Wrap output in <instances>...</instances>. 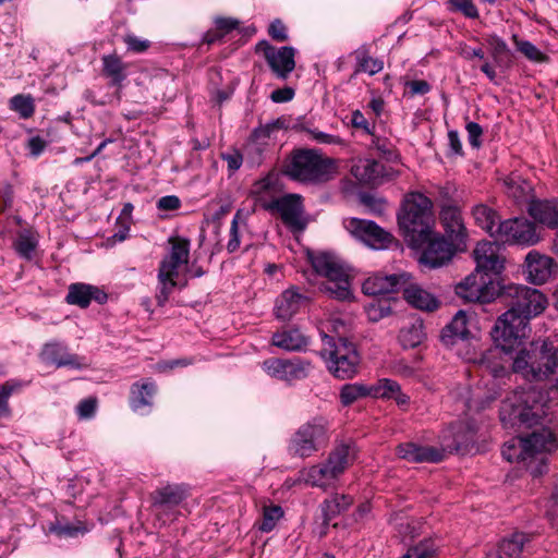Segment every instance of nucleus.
<instances>
[{
    "instance_id": "nucleus-1",
    "label": "nucleus",
    "mask_w": 558,
    "mask_h": 558,
    "mask_svg": "<svg viewBox=\"0 0 558 558\" xmlns=\"http://www.w3.org/2000/svg\"><path fill=\"white\" fill-rule=\"evenodd\" d=\"M500 299L508 310L498 317L492 329L496 348L483 356V362H487L489 356H495L499 351L511 353L519 348L529 337L530 320L543 313L547 306L546 296L537 289L526 286H508L501 292Z\"/></svg>"
},
{
    "instance_id": "nucleus-2",
    "label": "nucleus",
    "mask_w": 558,
    "mask_h": 558,
    "mask_svg": "<svg viewBox=\"0 0 558 558\" xmlns=\"http://www.w3.org/2000/svg\"><path fill=\"white\" fill-rule=\"evenodd\" d=\"M476 262V272L484 274L477 281L476 274L468 276L463 281L456 286V293L468 302L489 303L499 294L497 286L493 282L489 275H498L504 269V257L499 253V244L495 242L482 241L477 243L473 252Z\"/></svg>"
},
{
    "instance_id": "nucleus-3",
    "label": "nucleus",
    "mask_w": 558,
    "mask_h": 558,
    "mask_svg": "<svg viewBox=\"0 0 558 558\" xmlns=\"http://www.w3.org/2000/svg\"><path fill=\"white\" fill-rule=\"evenodd\" d=\"M558 449V438L550 428L542 426L525 437H519L506 444L502 457L509 462L522 463L533 477L547 472L545 453Z\"/></svg>"
},
{
    "instance_id": "nucleus-4",
    "label": "nucleus",
    "mask_w": 558,
    "mask_h": 558,
    "mask_svg": "<svg viewBox=\"0 0 558 558\" xmlns=\"http://www.w3.org/2000/svg\"><path fill=\"white\" fill-rule=\"evenodd\" d=\"M548 392L537 387L514 391L500 408V418L507 424L533 427L550 415Z\"/></svg>"
},
{
    "instance_id": "nucleus-5",
    "label": "nucleus",
    "mask_w": 558,
    "mask_h": 558,
    "mask_svg": "<svg viewBox=\"0 0 558 558\" xmlns=\"http://www.w3.org/2000/svg\"><path fill=\"white\" fill-rule=\"evenodd\" d=\"M283 172L294 181L320 184L331 180L337 166L330 158L311 149H300L291 154Z\"/></svg>"
},
{
    "instance_id": "nucleus-6",
    "label": "nucleus",
    "mask_w": 558,
    "mask_h": 558,
    "mask_svg": "<svg viewBox=\"0 0 558 558\" xmlns=\"http://www.w3.org/2000/svg\"><path fill=\"white\" fill-rule=\"evenodd\" d=\"M558 365V349L547 341L531 342L521 349L512 362V371L527 380H542L551 375Z\"/></svg>"
},
{
    "instance_id": "nucleus-7",
    "label": "nucleus",
    "mask_w": 558,
    "mask_h": 558,
    "mask_svg": "<svg viewBox=\"0 0 558 558\" xmlns=\"http://www.w3.org/2000/svg\"><path fill=\"white\" fill-rule=\"evenodd\" d=\"M432 217V201L420 192H411L404 197L398 223L410 240H415L428 236Z\"/></svg>"
},
{
    "instance_id": "nucleus-8",
    "label": "nucleus",
    "mask_w": 558,
    "mask_h": 558,
    "mask_svg": "<svg viewBox=\"0 0 558 558\" xmlns=\"http://www.w3.org/2000/svg\"><path fill=\"white\" fill-rule=\"evenodd\" d=\"M322 356L327 363L328 371L338 379L354 377L360 367L361 357L355 345L345 338L337 339L324 335Z\"/></svg>"
},
{
    "instance_id": "nucleus-9",
    "label": "nucleus",
    "mask_w": 558,
    "mask_h": 558,
    "mask_svg": "<svg viewBox=\"0 0 558 558\" xmlns=\"http://www.w3.org/2000/svg\"><path fill=\"white\" fill-rule=\"evenodd\" d=\"M311 263L316 274L327 278L324 284L326 292L340 301L351 300L350 275L341 263L326 253L311 256Z\"/></svg>"
},
{
    "instance_id": "nucleus-10",
    "label": "nucleus",
    "mask_w": 558,
    "mask_h": 558,
    "mask_svg": "<svg viewBox=\"0 0 558 558\" xmlns=\"http://www.w3.org/2000/svg\"><path fill=\"white\" fill-rule=\"evenodd\" d=\"M329 427L327 418L313 417L295 430L291 437L289 450L301 458L311 457L328 442Z\"/></svg>"
},
{
    "instance_id": "nucleus-11",
    "label": "nucleus",
    "mask_w": 558,
    "mask_h": 558,
    "mask_svg": "<svg viewBox=\"0 0 558 558\" xmlns=\"http://www.w3.org/2000/svg\"><path fill=\"white\" fill-rule=\"evenodd\" d=\"M504 244L531 246L539 241L534 222L525 218H511L498 222L494 238Z\"/></svg>"
},
{
    "instance_id": "nucleus-12",
    "label": "nucleus",
    "mask_w": 558,
    "mask_h": 558,
    "mask_svg": "<svg viewBox=\"0 0 558 558\" xmlns=\"http://www.w3.org/2000/svg\"><path fill=\"white\" fill-rule=\"evenodd\" d=\"M344 227L354 238L374 250L388 248L395 240L390 232L372 220L350 218L345 220Z\"/></svg>"
},
{
    "instance_id": "nucleus-13",
    "label": "nucleus",
    "mask_w": 558,
    "mask_h": 558,
    "mask_svg": "<svg viewBox=\"0 0 558 558\" xmlns=\"http://www.w3.org/2000/svg\"><path fill=\"white\" fill-rule=\"evenodd\" d=\"M311 367L310 361L299 356L292 359L270 357L262 363V368L267 375L287 383L306 378Z\"/></svg>"
},
{
    "instance_id": "nucleus-14",
    "label": "nucleus",
    "mask_w": 558,
    "mask_h": 558,
    "mask_svg": "<svg viewBox=\"0 0 558 558\" xmlns=\"http://www.w3.org/2000/svg\"><path fill=\"white\" fill-rule=\"evenodd\" d=\"M256 52L263 53L272 74L279 80H287L295 69V49L291 46L275 47L267 40L256 45Z\"/></svg>"
},
{
    "instance_id": "nucleus-15",
    "label": "nucleus",
    "mask_w": 558,
    "mask_h": 558,
    "mask_svg": "<svg viewBox=\"0 0 558 558\" xmlns=\"http://www.w3.org/2000/svg\"><path fill=\"white\" fill-rule=\"evenodd\" d=\"M411 241L418 246L426 245L421 262L430 268H438L447 264L452 258L454 251L458 250L451 241L434 234L432 229H429L428 236H416L415 240Z\"/></svg>"
},
{
    "instance_id": "nucleus-16",
    "label": "nucleus",
    "mask_w": 558,
    "mask_h": 558,
    "mask_svg": "<svg viewBox=\"0 0 558 558\" xmlns=\"http://www.w3.org/2000/svg\"><path fill=\"white\" fill-rule=\"evenodd\" d=\"M266 208L279 213L282 222L292 231H303L307 226V219L303 215L302 197L298 194L272 199Z\"/></svg>"
},
{
    "instance_id": "nucleus-17",
    "label": "nucleus",
    "mask_w": 558,
    "mask_h": 558,
    "mask_svg": "<svg viewBox=\"0 0 558 558\" xmlns=\"http://www.w3.org/2000/svg\"><path fill=\"white\" fill-rule=\"evenodd\" d=\"M475 430L466 423H457L444 432L441 450L457 453L469 452L475 442Z\"/></svg>"
},
{
    "instance_id": "nucleus-18",
    "label": "nucleus",
    "mask_w": 558,
    "mask_h": 558,
    "mask_svg": "<svg viewBox=\"0 0 558 558\" xmlns=\"http://www.w3.org/2000/svg\"><path fill=\"white\" fill-rule=\"evenodd\" d=\"M410 281L408 274L374 275L368 277L362 284V291L366 295L377 296L398 292Z\"/></svg>"
},
{
    "instance_id": "nucleus-19",
    "label": "nucleus",
    "mask_w": 558,
    "mask_h": 558,
    "mask_svg": "<svg viewBox=\"0 0 558 558\" xmlns=\"http://www.w3.org/2000/svg\"><path fill=\"white\" fill-rule=\"evenodd\" d=\"M278 128V122H272L254 130L245 147L252 163L262 162L264 154L274 144L271 135Z\"/></svg>"
},
{
    "instance_id": "nucleus-20",
    "label": "nucleus",
    "mask_w": 558,
    "mask_h": 558,
    "mask_svg": "<svg viewBox=\"0 0 558 558\" xmlns=\"http://www.w3.org/2000/svg\"><path fill=\"white\" fill-rule=\"evenodd\" d=\"M440 219L449 241H451L457 248L465 247L468 232L461 211L453 206L445 207L440 213Z\"/></svg>"
},
{
    "instance_id": "nucleus-21",
    "label": "nucleus",
    "mask_w": 558,
    "mask_h": 558,
    "mask_svg": "<svg viewBox=\"0 0 558 558\" xmlns=\"http://www.w3.org/2000/svg\"><path fill=\"white\" fill-rule=\"evenodd\" d=\"M107 300L108 294L104 290L96 286L81 282L70 284L65 296L66 303L80 306L81 308H86L92 301L105 304Z\"/></svg>"
},
{
    "instance_id": "nucleus-22",
    "label": "nucleus",
    "mask_w": 558,
    "mask_h": 558,
    "mask_svg": "<svg viewBox=\"0 0 558 558\" xmlns=\"http://www.w3.org/2000/svg\"><path fill=\"white\" fill-rule=\"evenodd\" d=\"M170 244L169 253L160 262L159 268L162 271L179 274L180 268L189 263L190 240L181 236H171L168 240Z\"/></svg>"
},
{
    "instance_id": "nucleus-23",
    "label": "nucleus",
    "mask_w": 558,
    "mask_h": 558,
    "mask_svg": "<svg viewBox=\"0 0 558 558\" xmlns=\"http://www.w3.org/2000/svg\"><path fill=\"white\" fill-rule=\"evenodd\" d=\"M396 451L400 458L413 463H437L444 459V450L432 446H420L414 442L401 444Z\"/></svg>"
},
{
    "instance_id": "nucleus-24",
    "label": "nucleus",
    "mask_w": 558,
    "mask_h": 558,
    "mask_svg": "<svg viewBox=\"0 0 558 558\" xmlns=\"http://www.w3.org/2000/svg\"><path fill=\"white\" fill-rule=\"evenodd\" d=\"M43 359L57 367H72L81 369L87 366L83 357L76 354H72L68 351V348L62 343L52 342L47 343L41 352Z\"/></svg>"
},
{
    "instance_id": "nucleus-25",
    "label": "nucleus",
    "mask_w": 558,
    "mask_h": 558,
    "mask_svg": "<svg viewBox=\"0 0 558 558\" xmlns=\"http://www.w3.org/2000/svg\"><path fill=\"white\" fill-rule=\"evenodd\" d=\"M527 278L534 284L545 283L553 274L554 260L549 256L531 251L526 257Z\"/></svg>"
},
{
    "instance_id": "nucleus-26",
    "label": "nucleus",
    "mask_w": 558,
    "mask_h": 558,
    "mask_svg": "<svg viewBox=\"0 0 558 558\" xmlns=\"http://www.w3.org/2000/svg\"><path fill=\"white\" fill-rule=\"evenodd\" d=\"M356 449L353 442L338 444L329 453L325 464L329 468L330 473L338 478L347 468L355 460Z\"/></svg>"
},
{
    "instance_id": "nucleus-27",
    "label": "nucleus",
    "mask_w": 558,
    "mask_h": 558,
    "mask_svg": "<svg viewBox=\"0 0 558 558\" xmlns=\"http://www.w3.org/2000/svg\"><path fill=\"white\" fill-rule=\"evenodd\" d=\"M352 175L364 184H377L386 175L385 166L374 159H359L351 168Z\"/></svg>"
},
{
    "instance_id": "nucleus-28",
    "label": "nucleus",
    "mask_w": 558,
    "mask_h": 558,
    "mask_svg": "<svg viewBox=\"0 0 558 558\" xmlns=\"http://www.w3.org/2000/svg\"><path fill=\"white\" fill-rule=\"evenodd\" d=\"M186 488L183 485L168 484L157 488L151 494L153 507L160 511L180 505L186 498Z\"/></svg>"
},
{
    "instance_id": "nucleus-29",
    "label": "nucleus",
    "mask_w": 558,
    "mask_h": 558,
    "mask_svg": "<svg viewBox=\"0 0 558 558\" xmlns=\"http://www.w3.org/2000/svg\"><path fill=\"white\" fill-rule=\"evenodd\" d=\"M401 290H403L404 300L417 310L433 312L439 307L437 298L418 284L408 281Z\"/></svg>"
},
{
    "instance_id": "nucleus-30",
    "label": "nucleus",
    "mask_w": 558,
    "mask_h": 558,
    "mask_svg": "<svg viewBox=\"0 0 558 558\" xmlns=\"http://www.w3.org/2000/svg\"><path fill=\"white\" fill-rule=\"evenodd\" d=\"M305 296L294 289L283 291L276 301V317L281 320L291 319L305 304Z\"/></svg>"
},
{
    "instance_id": "nucleus-31",
    "label": "nucleus",
    "mask_w": 558,
    "mask_h": 558,
    "mask_svg": "<svg viewBox=\"0 0 558 558\" xmlns=\"http://www.w3.org/2000/svg\"><path fill=\"white\" fill-rule=\"evenodd\" d=\"M529 214L537 222L548 228H558V202L532 199L529 204Z\"/></svg>"
},
{
    "instance_id": "nucleus-32",
    "label": "nucleus",
    "mask_w": 558,
    "mask_h": 558,
    "mask_svg": "<svg viewBox=\"0 0 558 558\" xmlns=\"http://www.w3.org/2000/svg\"><path fill=\"white\" fill-rule=\"evenodd\" d=\"M271 344L284 351H302L308 344V338L298 328H284L271 337Z\"/></svg>"
},
{
    "instance_id": "nucleus-33",
    "label": "nucleus",
    "mask_w": 558,
    "mask_h": 558,
    "mask_svg": "<svg viewBox=\"0 0 558 558\" xmlns=\"http://www.w3.org/2000/svg\"><path fill=\"white\" fill-rule=\"evenodd\" d=\"M371 387V396L375 398L392 399L398 405L409 403V396L401 391L400 385L391 379L383 378Z\"/></svg>"
},
{
    "instance_id": "nucleus-34",
    "label": "nucleus",
    "mask_w": 558,
    "mask_h": 558,
    "mask_svg": "<svg viewBox=\"0 0 558 558\" xmlns=\"http://www.w3.org/2000/svg\"><path fill=\"white\" fill-rule=\"evenodd\" d=\"M102 73L110 78L112 86H121L126 78V64L117 54H105L101 58Z\"/></svg>"
},
{
    "instance_id": "nucleus-35",
    "label": "nucleus",
    "mask_w": 558,
    "mask_h": 558,
    "mask_svg": "<svg viewBox=\"0 0 558 558\" xmlns=\"http://www.w3.org/2000/svg\"><path fill=\"white\" fill-rule=\"evenodd\" d=\"M156 392V385L147 381L134 384L131 389V407L134 411H140L153 403V397Z\"/></svg>"
},
{
    "instance_id": "nucleus-36",
    "label": "nucleus",
    "mask_w": 558,
    "mask_h": 558,
    "mask_svg": "<svg viewBox=\"0 0 558 558\" xmlns=\"http://www.w3.org/2000/svg\"><path fill=\"white\" fill-rule=\"evenodd\" d=\"M472 215L477 226L495 238L498 222H500L497 213L484 204H478L473 207Z\"/></svg>"
},
{
    "instance_id": "nucleus-37",
    "label": "nucleus",
    "mask_w": 558,
    "mask_h": 558,
    "mask_svg": "<svg viewBox=\"0 0 558 558\" xmlns=\"http://www.w3.org/2000/svg\"><path fill=\"white\" fill-rule=\"evenodd\" d=\"M302 475L307 484L323 488L330 486L337 480L325 463L312 465L304 470Z\"/></svg>"
},
{
    "instance_id": "nucleus-38",
    "label": "nucleus",
    "mask_w": 558,
    "mask_h": 558,
    "mask_svg": "<svg viewBox=\"0 0 558 558\" xmlns=\"http://www.w3.org/2000/svg\"><path fill=\"white\" fill-rule=\"evenodd\" d=\"M529 541L526 534L513 533L510 537L504 538L497 549L507 556V558H519Z\"/></svg>"
},
{
    "instance_id": "nucleus-39",
    "label": "nucleus",
    "mask_w": 558,
    "mask_h": 558,
    "mask_svg": "<svg viewBox=\"0 0 558 558\" xmlns=\"http://www.w3.org/2000/svg\"><path fill=\"white\" fill-rule=\"evenodd\" d=\"M179 274L177 272H170L166 271V274L162 271V268H159L158 270V292L156 294V301L159 306H163L168 300L170 294L173 292L174 288L177 287V278Z\"/></svg>"
},
{
    "instance_id": "nucleus-40",
    "label": "nucleus",
    "mask_w": 558,
    "mask_h": 558,
    "mask_svg": "<svg viewBox=\"0 0 558 558\" xmlns=\"http://www.w3.org/2000/svg\"><path fill=\"white\" fill-rule=\"evenodd\" d=\"M283 517V510L280 506L274 504H264L262 506V521L258 529L268 533L275 529L278 521Z\"/></svg>"
},
{
    "instance_id": "nucleus-41",
    "label": "nucleus",
    "mask_w": 558,
    "mask_h": 558,
    "mask_svg": "<svg viewBox=\"0 0 558 558\" xmlns=\"http://www.w3.org/2000/svg\"><path fill=\"white\" fill-rule=\"evenodd\" d=\"M352 497L347 495H335L330 499L325 500L323 504L325 520H331L335 515L347 510L352 505Z\"/></svg>"
},
{
    "instance_id": "nucleus-42",
    "label": "nucleus",
    "mask_w": 558,
    "mask_h": 558,
    "mask_svg": "<svg viewBox=\"0 0 558 558\" xmlns=\"http://www.w3.org/2000/svg\"><path fill=\"white\" fill-rule=\"evenodd\" d=\"M367 396H371V387L360 383L345 384L340 390V401L344 407Z\"/></svg>"
},
{
    "instance_id": "nucleus-43",
    "label": "nucleus",
    "mask_w": 558,
    "mask_h": 558,
    "mask_svg": "<svg viewBox=\"0 0 558 558\" xmlns=\"http://www.w3.org/2000/svg\"><path fill=\"white\" fill-rule=\"evenodd\" d=\"M425 337L421 323L412 324L400 330L399 339L404 348H415L421 344Z\"/></svg>"
},
{
    "instance_id": "nucleus-44",
    "label": "nucleus",
    "mask_w": 558,
    "mask_h": 558,
    "mask_svg": "<svg viewBox=\"0 0 558 558\" xmlns=\"http://www.w3.org/2000/svg\"><path fill=\"white\" fill-rule=\"evenodd\" d=\"M508 194L518 202L527 201L532 191V186L520 177H511L506 181Z\"/></svg>"
},
{
    "instance_id": "nucleus-45",
    "label": "nucleus",
    "mask_w": 558,
    "mask_h": 558,
    "mask_svg": "<svg viewBox=\"0 0 558 558\" xmlns=\"http://www.w3.org/2000/svg\"><path fill=\"white\" fill-rule=\"evenodd\" d=\"M515 48L520 51L525 58L533 62H545L547 60L546 54H544L534 44L529 40L520 39L517 34H513L511 37Z\"/></svg>"
},
{
    "instance_id": "nucleus-46",
    "label": "nucleus",
    "mask_w": 558,
    "mask_h": 558,
    "mask_svg": "<svg viewBox=\"0 0 558 558\" xmlns=\"http://www.w3.org/2000/svg\"><path fill=\"white\" fill-rule=\"evenodd\" d=\"M450 332V337L466 339L470 335L468 329V316L464 311H459L450 324L446 327L445 332Z\"/></svg>"
},
{
    "instance_id": "nucleus-47",
    "label": "nucleus",
    "mask_w": 558,
    "mask_h": 558,
    "mask_svg": "<svg viewBox=\"0 0 558 558\" xmlns=\"http://www.w3.org/2000/svg\"><path fill=\"white\" fill-rule=\"evenodd\" d=\"M245 219L242 215L241 210H238L231 221L230 232H229V241L227 244V250L232 253L235 252L241 244L240 239V226L245 227Z\"/></svg>"
},
{
    "instance_id": "nucleus-48",
    "label": "nucleus",
    "mask_w": 558,
    "mask_h": 558,
    "mask_svg": "<svg viewBox=\"0 0 558 558\" xmlns=\"http://www.w3.org/2000/svg\"><path fill=\"white\" fill-rule=\"evenodd\" d=\"M435 553V544L432 539H423L411 546L401 558H429Z\"/></svg>"
},
{
    "instance_id": "nucleus-49",
    "label": "nucleus",
    "mask_w": 558,
    "mask_h": 558,
    "mask_svg": "<svg viewBox=\"0 0 558 558\" xmlns=\"http://www.w3.org/2000/svg\"><path fill=\"white\" fill-rule=\"evenodd\" d=\"M486 43L490 46L492 57L496 63H500L504 56L511 53L507 43L496 34L487 35Z\"/></svg>"
},
{
    "instance_id": "nucleus-50",
    "label": "nucleus",
    "mask_w": 558,
    "mask_h": 558,
    "mask_svg": "<svg viewBox=\"0 0 558 558\" xmlns=\"http://www.w3.org/2000/svg\"><path fill=\"white\" fill-rule=\"evenodd\" d=\"M36 241L28 232H22L19 234L17 239L14 242V247L19 255L26 259H31L33 252L36 248Z\"/></svg>"
},
{
    "instance_id": "nucleus-51",
    "label": "nucleus",
    "mask_w": 558,
    "mask_h": 558,
    "mask_svg": "<svg viewBox=\"0 0 558 558\" xmlns=\"http://www.w3.org/2000/svg\"><path fill=\"white\" fill-rule=\"evenodd\" d=\"M11 106L24 119L32 117L35 111L34 100L31 96L16 95L11 99Z\"/></svg>"
},
{
    "instance_id": "nucleus-52",
    "label": "nucleus",
    "mask_w": 558,
    "mask_h": 558,
    "mask_svg": "<svg viewBox=\"0 0 558 558\" xmlns=\"http://www.w3.org/2000/svg\"><path fill=\"white\" fill-rule=\"evenodd\" d=\"M366 313L372 322H378L381 318L390 315L391 307L387 301H373L366 306Z\"/></svg>"
},
{
    "instance_id": "nucleus-53",
    "label": "nucleus",
    "mask_w": 558,
    "mask_h": 558,
    "mask_svg": "<svg viewBox=\"0 0 558 558\" xmlns=\"http://www.w3.org/2000/svg\"><path fill=\"white\" fill-rule=\"evenodd\" d=\"M20 385L14 381H7L0 386V418L8 417L11 413L9 407V399L12 392L19 388Z\"/></svg>"
},
{
    "instance_id": "nucleus-54",
    "label": "nucleus",
    "mask_w": 558,
    "mask_h": 558,
    "mask_svg": "<svg viewBox=\"0 0 558 558\" xmlns=\"http://www.w3.org/2000/svg\"><path fill=\"white\" fill-rule=\"evenodd\" d=\"M450 9L461 12L469 19H477L478 11L472 0H449Z\"/></svg>"
},
{
    "instance_id": "nucleus-55",
    "label": "nucleus",
    "mask_w": 558,
    "mask_h": 558,
    "mask_svg": "<svg viewBox=\"0 0 558 558\" xmlns=\"http://www.w3.org/2000/svg\"><path fill=\"white\" fill-rule=\"evenodd\" d=\"M360 202L369 209L371 213L380 215L384 213L386 203L384 199L376 197L371 193L360 195Z\"/></svg>"
},
{
    "instance_id": "nucleus-56",
    "label": "nucleus",
    "mask_w": 558,
    "mask_h": 558,
    "mask_svg": "<svg viewBox=\"0 0 558 558\" xmlns=\"http://www.w3.org/2000/svg\"><path fill=\"white\" fill-rule=\"evenodd\" d=\"M123 41L126 45L128 50L135 52V53L145 52L150 47L149 40L138 38L137 36L133 35V34H126L123 37Z\"/></svg>"
},
{
    "instance_id": "nucleus-57",
    "label": "nucleus",
    "mask_w": 558,
    "mask_h": 558,
    "mask_svg": "<svg viewBox=\"0 0 558 558\" xmlns=\"http://www.w3.org/2000/svg\"><path fill=\"white\" fill-rule=\"evenodd\" d=\"M53 531L60 536L75 537L87 532V527L81 522L77 524L66 523L57 525Z\"/></svg>"
},
{
    "instance_id": "nucleus-58",
    "label": "nucleus",
    "mask_w": 558,
    "mask_h": 558,
    "mask_svg": "<svg viewBox=\"0 0 558 558\" xmlns=\"http://www.w3.org/2000/svg\"><path fill=\"white\" fill-rule=\"evenodd\" d=\"M383 68L384 64L380 60L369 56L362 57L359 62V70L368 73L369 75L380 72Z\"/></svg>"
},
{
    "instance_id": "nucleus-59",
    "label": "nucleus",
    "mask_w": 558,
    "mask_h": 558,
    "mask_svg": "<svg viewBox=\"0 0 558 558\" xmlns=\"http://www.w3.org/2000/svg\"><path fill=\"white\" fill-rule=\"evenodd\" d=\"M97 408V400L96 398H87L82 400L77 407L76 412L80 418L82 420H88L94 416Z\"/></svg>"
},
{
    "instance_id": "nucleus-60",
    "label": "nucleus",
    "mask_w": 558,
    "mask_h": 558,
    "mask_svg": "<svg viewBox=\"0 0 558 558\" xmlns=\"http://www.w3.org/2000/svg\"><path fill=\"white\" fill-rule=\"evenodd\" d=\"M269 36L277 41H287L288 40V32L283 22L279 19L271 22L268 28Z\"/></svg>"
},
{
    "instance_id": "nucleus-61",
    "label": "nucleus",
    "mask_w": 558,
    "mask_h": 558,
    "mask_svg": "<svg viewBox=\"0 0 558 558\" xmlns=\"http://www.w3.org/2000/svg\"><path fill=\"white\" fill-rule=\"evenodd\" d=\"M469 137V143L472 147L478 148L481 146V136L483 134L482 126L476 122H469L465 126Z\"/></svg>"
},
{
    "instance_id": "nucleus-62",
    "label": "nucleus",
    "mask_w": 558,
    "mask_h": 558,
    "mask_svg": "<svg viewBox=\"0 0 558 558\" xmlns=\"http://www.w3.org/2000/svg\"><path fill=\"white\" fill-rule=\"evenodd\" d=\"M371 146L378 150L387 159H392V157L395 156V151L392 149L391 144L385 138H379L373 135Z\"/></svg>"
},
{
    "instance_id": "nucleus-63",
    "label": "nucleus",
    "mask_w": 558,
    "mask_h": 558,
    "mask_svg": "<svg viewBox=\"0 0 558 558\" xmlns=\"http://www.w3.org/2000/svg\"><path fill=\"white\" fill-rule=\"evenodd\" d=\"M181 206V201L175 195H167L162 196L157 202V208L162 211H172L179 209Z\"/></svg>"
},
{
    "instance_id": "nucleus-64",
    "label": "nucleus",
    "mask_w": 558,
    "mask_h": 558,
    "mask_svg": "<svg viewBox=\"0 0 558 558\" xmlns=\"http://www.w3.org/2000/svg\"><path fill=\"white\" fill-rule=\"evenodd\" d=\"M546 515L553 522H558V487L555 488L546 505Z\"/></svg>"
}]
</instances>
